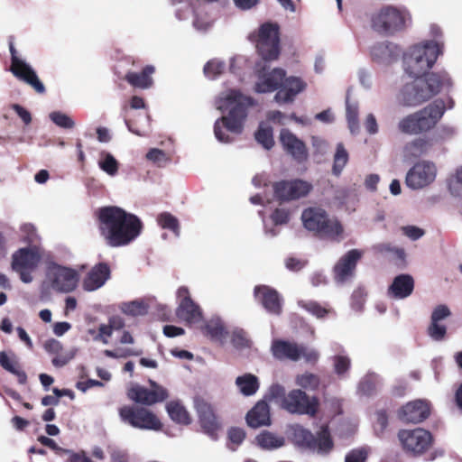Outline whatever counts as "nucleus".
<instances>
[{"label": "nucleus", "instance_id": "obj_64", "mask_svg": "<svg viewBox=\"0 0 462 462\" xmlns=\"http://www.w3.org/2000/svg\"><path fill=\"white\" fill-rule=\"evenodd\" d=\"M245 438V432L241 428H231L228 431V439L231 443L238 446Z\"/></svg>", "mask_w": 462, "mask_h": 462}, {"label": "nucleus", "instance_id": "obj_51", "mask_svg": "<svg viewBox=\"0 0 462 462\" xmlns=\"http://www.w3.org/2000/svg\"><path fill=\"white\" fill-rule=\"evenodd\" d=\"M225 68L226 64L223 61L213 59L204 66V73L207 78L215 79L224 71Z\"/></svg>", "mask_w": 462, "mask_h": 462}, {"label": "nucleus", "instance_id": "obj_15", "mask_svg": "<svg viewBox=\"0 0 462 462\" xmlns=\"http://www.w3.org/2000/svg\"><path fill=\"white\" fill-rule=\"evenodd\" d=\"M454 101L451 98L436 99L424 108L416 112L422 132L432 129L443 116L446 109H451Z\"/></svg>", "mask_w": 462, "mask_h": 462}, {"label": "nucleus", "instance_id": "obj_43", "mask_svg": "<svg viewBox=\"0 0 462 462\" xmlns=\"http://www.w3.org/2000/svg\"><path fill=\"white\" fill-rule=\"evenodd\" d=\"M439 316L435 314L430 315V322L427 328L428 336L434 341H442L445 339L447 334V326L445 324H437Z\"/></svg>", "mask_w": 462, "mask_h": 462}, {"label": "nucleus", "instance_id": "obj_27", "mask_svg": "<svg viewBox=\"0 0 462 462\" xmlns=\"http://www.w3.org/2000/svg\"><path fill=\"white\" fill-rule=\"evenodd\" d=\"M110 277V269L106 263L95 265L83 280V289L94 291L101 288Z\"/></svg>", "mask_w": 462, "mask_h": 462}, {"label": "nucleus", "instance_id": "obj_33", "mask_svg": "<svg viewBox=\"0 0 462 462\" xmlns=\"http://www.w3.org/2000/svg\"><path fill=\"white\" fill-rule=\"evenodd\" d=\"M236 385L244 396H252L258 391L260 387L259 379L252 374H245L237 376Z\"/></svg>", "mask_w": 462, "mask_h": 462}, {"label": "nucleus", "instance_id": "obj_17", "mask_svg": "<svg viewBox=\"0 0 462 462\" xmlns=\"http://www.w3.org/2000/svg\"><path fill=\"white\" fill-rule=\"evenodd\" d=\"M312 189L310 182L304 180H282L273 185L275 196L282 201L299 199Z\"/></svg>", "mask_w": 462, "mask_h": 462}, {"label": "nucleus", "instance_id": "obj_21", "mask_svg": "<svg viewBox=\"0 0 462 462\" xmlns=\"http://www.w3.org/2000/svg\"><path fill=\"white\" fill-rule=\"evenodd\" d=\"M195 406L203 431L212 439H217L221 424L212 406L203 400H197Z\"/></svg>", "mask_w": 462, "mask_h": 462}, {"label": "nucleus", "instance_id": "obj_16", "mask_svg": "<svg viewBox=\"0 0 462 462\" xmlns=\"http://www.w3.org/2000/svg\"><path fill=\"white\" fill-rule=\"evenodd\" d=\"M286 76L284 69L274 68L268 69L265 66L261 67V63L257 64L256 80L254 83V90L257 93H271L279 90L282 82Z\"/></svg>", "mask_w": 462, "mask_h": 462}, {"label": "nucleus", "instance_id": "obj_58", "mask_svg": "<svg viewBox=\"0 0 462 462\" xmlns=\"http://www.w3.org/2000/svg\"><path fill=\"white\" fill-rule=\"evenodd\" d=\"M77 351V348H71L64 353L60 352L58 355H55V356L51 360L52 365L56 367L64 366L75 357Z\"/></svg>", "mask_w": 462, "mask_h": 462}, {"label": "nucleus", "instance_id": "obj_53", "mask_svg": "<svg viewBox=\"0 0 462 462\" xmlns=\"http://www.w3.org/2000/svg\"><path fill=\"white\" fill-rule=\"evenodd\" d=\"M379 383L378 376L375 374H368L359 383V391L363 394H370L376 388Z\"/></svg>", "mask_w": 462, "mask_h": 462}, {"label": "nucleus", "instance_id": "obj_36", "mask_svg": "<svg viewBox=\"0 0 462 462\" xmlns=\"http://www.w3.org/2000/svg\"><path fill=\"white\" fill-rule=\"evenodd\" d=\"M0 365L6 371L14 374L18 378L21 384H24L27 381L26 374L20 369L19 364L15 356L10 357L5 352H0Z\"/></svg>", "mask_w": 462, "mask_h": 462}, {"label": "nucleus", "instance_id": "obj_18", "mask_svg": "<svg viewBox=\"0 0 462 462\" xmlns=\"http://www.w3.org/2000/svg\"><path fill=\"white\" fill-rule=\"evenodd\" d=\"M402 53V48L389 41L376 42L369 47L371 60L382 67H387L396 62Z\"/></svg>", "mask_w": 462, "mask_h": 462}, {"label": "nucleus", "instance_id": "obj_12", "mask_svg": "<svg viewBox=\"0 0 462 462\" xmlns=\"http://www.w3.org/2000/svg\"><path fill=\"white\" fill-rule=\"evenodd\" d=\"M437 172V166L434 162L420 161L408 171L405 183L411 189H424L435 181Z\"/></svg>", "mask_w": 462, "mask_h": 462}, {"label": "nucleus", "instance_id": "obj_60", "mask_svg": "<svg viewBox=\"0 0 462 462\" xmlns=\"http://www.w3.org/2000/svg\"><path fill=\"white\" fill-rule=\"evenodd\" d=\"M232 343L236 348H244L250 346V341L247 338L246 333L242 329H236L233 331Z\"/></svg>", "mask_w": 462, "mask_h": 462}, {"label": "nucleus", "instance_id": "obj_9", "mask_svg": "<svg viewBox=\"0 0 462 462\" xmlns=\"http://www.w3.org/2000/svg\"><path fill=\"white\" fill-rule=\"evenodd\" d=\"M272 352L280 360L298 361L304 359L307 363H316L319 352L313 348L283 340H275L272 345Z\"/></svg>", "mask_w": 462, "mask_h": 462}, {"label": "nucleus", "instance_id": "obj_59", "mask_svg": "<svg viewBox=\"0 0 462 462\" xmlns=\"http://www.w3.org/2000/svg\"><path fill=\"white\" fill-rule=\"evenodd\" d=\"M147 159L156 163L158 166H163L169 162L167 154L159 149H151L147 155Z\"/></svg>", "mask_w": 462, "mask_h": 462}, {"label": "nucleus", "instance_id": "obj_47", "mask_svg": "<svg viewBox=\"0 0 462 462\" xmlns=\"http://www.w3.org/2000/svg\"><path fill=\"white\" fill-rule=\"evenodd\" d=\"M295 383L304 390L314 391L318 389L319 385V378L314 374L304 373L296 376Z\"/></svg>", "mask_w": 462, "mask_h": 462}, {"label": "nucleus", "instance_id": "obj_45", "mask_svg": "<svg viewBox=\"0 0 462 462\" xmlns=\"http://www.w3.org/2000/svg\"><path fill=\"white\" fill-rule=\"evenodd\" d=\"M348 162V152L344 147L343 143L337 144L336 152L334 154V162L332 172L334 175L338 176Z\"/></svg>", "mask_w": 462, "mask_h": 462}, {"label": "nucleus", "instance_id": "obj_10", "mask_svg": "<svg viewBox=\"0 0 462 462\" xmlns=\"http://www.w3.org/2000/svg\"><path fill=\"white\" fill-rule=\"evenodd\" d=\"M119 414L124 422L130 424L134 428L160 430L162 426L159 418L146 408L124 406L120 409Z\"/></svg>", "mask_w": 462, "mask_h": 462}, {"label": "nucleus", "instance_id": "obj_50", "mask_svg": "<svg viewBox=\"0 0 462 462\" xmlns=\"http://www.w3.org/2000/svg\"><path fill=\"white\" fill-rule=\"evenodd\" d=\"M50 119L59 127L71 129L75 126V122L67 114L60 111H54L49 115Z\"/></svg>", "mask_w": 462, "mask_h": 462}, {"label": "nucleus", "instance_id": "obj_37", "mask_svg": "<svg viewBox=\"0 0 462 462\" xmlns=\"http://www.w3.org/2000/svg\"><path fill=\"white\" fill-rule=\"evenodd\" d=\"M97 164L104 172L111 177L116 176L118 172L119 163L107 151H101L98 153Z\"/></svg>", "mask_w": 462, "mask_h": 462}, {"label": "nucleus", "instance_id": "obj_39", "mask_svg": "<svg viewBox=\"0 0 462 462\" xmlns=\"http://www.w3.org/2000/svg\"><path fill=\"white\" fill-rule=\"evenodd\" d=\"M167 411L174 421L188 425L191 419L186 409L178 402H171L166 406Z\"/></svg>", "mask_w": 462, "mask_h": 462}, {"label": "nucleus", "instance_id": "obj_32", "mask_svg": "<svg viewBox=\"0 0 462 462\" xmlns=\"http://www.w3.org/2000/svg\"><path fill=\"white\" fill-rule=\"evenodd\" d=\"M255 442L261 448L272 450L284 446L285 439L283 436L274 432L263 430L256 436Z\"/></svg>", "mask_w": 462, "mask_h": 462}, {"label": "nucleus", "instance_id": "obj_62", "mask_svg": "<svg viewBox=\"0 0 462 462\" xmlns=\"http://www.w3.org/2000/svg\"><path fill=\"white\" fill-rule=\"evenodd\" d=\"M367 452L365 448L353 449L345 457V462H365Z\"/></svg>", "mask_w": 462, "mask_h": 462}, {"label": "nucleus", "instance_id": "obj_46", "mask_svg": "<svg viewBox=\"0 0 462 462\" xmlns=\"http://www.w3.org/2000/svg\"><path fill=\"white\" fill-rule=\"evenodd\" d=\"M299 305L318 319H321L326 315L334 312L332 308L328 306H321L319 303L316 301L300 300L299 301Z\"/></svg>", "mask_w": 462, "mask_h": 462}, {"label": "nucleus", "instance_id": "obj_6", "mask_svg": "<svg viewBox=\"0 0 462 462\" xmlns=\"http://www.w3.org/2000/svg\"><path fill=\"white\" fill-rule=\"evenodd\" d=\"M42 261V253L36 245L19 248L11 257V269L16 273L23 283L33 281L32 273L38 269Z\"/></svg>", "mask_w": 462, "mask_h": 462}, {"label": "nucleus", "instance_id": "obj_13", "mask_svg": "<svg viewBox=\"0 0 462 462\" xmlns=\"http://www.w3.org/2000/svg\"><path fill=\"white\" fill-rule=\"evenodd\" d=\"M11 67L10 71L14 77L31 86L37 93L45 92L43 83L39 79L35 70L23 59L18 56L14 45L10 43Z\"/></svg>", "mask_w": 462, "mask_h": 462}, {"label": "nucleus", "instance_id": "obj_34", "mask_svg": "<svg viewBox=\"0 0 462 462\" xmlns=\"http://www.w3.org/2000/svg\"><path fill=\"white\" fill-rule=\"evenodd\" d=\"M430 143L427 139L417 138L405 144L403 156L405 159H412L426 154L430 149Z\"/></svg>", "mask_w": 462, "mask_h": 462}, {"label": "nucleus", "instance_id": "obj_20", "mask_svg": "<svg viewBox=\"0 0 462 462\" xmlns=\"http://www.w3.org/2000/svg\"><path fill=\"white\" fill-rule=\"evenodd\" d=\"M179 306L176 314L180 319L189 324H196L201 320L202 312L200 308L191 300L189 290L180 287L177 291Z\"/></svg>", "mask_w": 462, "mask_h": 462}, {"label": "nucleus", "instance_id": "obj_11", "mask_svg": "<svg viewBox=\"0 0 462 462\" xmlns=\"http://www.w3.org/2000/svg\"><path fill=\"white\" fill-rule=\"evenodd\" d=\"M282 409L292 414L314 417L318 412L319 400L300 389H293L283 400Z\"/></svg>", "mask_w": 462, "mask_h": 462}, {"label": "nucleus", "instance_id": "obj_55", "mask_svg": "<svg viewBox=\"0 0 462 462\" xmlns=\"http://www.w3.org/2000/svg\"><path fill=\"white\" fill-rule=\"evenodd\" d=\"M113 330L108 324H101L98 327V331L96 332L92 329L88 331L89 334L93 336V339L95 341H100L103 344L106 345L109 342V338L113 335Z\"/></svg>", "mask_w": 462, "mask_h": 462}, {"label": "nucleus", "instance_id": "obj_19", "mask_svg": "<svg viewBox=\"0 0 462 462\" xmlns=\"http://www.w3.org/2000/svg\"><path fill=\"white\" fill-rule=\"evenodd\" d=\"M151 389H147L139 384H134L128 390V397L138 403L152 405L156 402H163L168 398V393L165 388L159 385L154 381H149Z\"/></svg>", "mask_w": 462, "mask_h": 462}, {"label": "nucleus", "instance_id": "obj_5", "mask_svg": "<svg viewBox=\"0 0 462 462\" xmlns=\"http://www.w3.org/2000/svg\"><path fill=\"white\" fill-rule=\"evenodd\" d=\"M301 220L306 229L318 233L321 236L340 239L343 226L336 218H328L326 212L319 208H310L301 214Z\"/></svg>", "mask_w": 462, "mask_h": 462}, {"label": "nucleus", "instance_id": "obj_29", "mask_svg": "<svg viewBox=\"0 0 462 462\" xmlns=\"http://www.w3.org/2000/svg\"><path fill=\"white\" fill-rule=\"evenodd\" d=\"M204 335L211 340L223 344L227 337V330L219 317L210 318L201 328Z\"/></svg>", "mask_w": 462, "mask_h": 462}, {"label": "nucleus", "instance_id": "obj_35", "mask_svg": "<svg viewBox=\"0 0 462 462\" xmlns=\"http://www.w3.org/2000/svg\"><path fill=\"white\" fill-rule=\"evenodd\" d=\"M154 72V67L146 66L141 73L131 72L126 75L127 81L134 87L148 88L152 84L151 75Z\"/></svg>", "mask_w": 462, "mask_h": 462}, {"label": "nucleus", "instance_id": "obj_22", "mask_svg": "<svg viewBox=\"0 0 462 462\" xmlns=\"http://www.w3.org/2000/svg\"><path fill=\"white\" fill-rule=\"evenodd\" d=\"M362 255V251L352 249L337 261L333 269L334 279L337 283L342 284L354 276L356 263Z\"/></svg>", "mask_w": 462, "mask_h": 462}, {"label": "nucleus", "instance_id": "obj_14", "mask_svg": "<svg viewBox=\"0 0 462 462\" xmlns=\"http://www.w3.org/2000/svg\"><path fill=\"white\" fill-rule=\"evenodd\" d=\"M398 439L402 448L414 456L424 453L432 443L430 432L421 428L402 430L398 433Z\"/></svg>", "mask_w": 462, "mask_h": 462}, {"label": "nucleus", "instance_id": "obj_26", "mask_svg": "<svg viewBox=\"0 0 462 462\" xmlns=\"http://www.w3.org/2000/svg\"><path fill=\"white\" fill-rule=\"evenodd\" d=\"M254 296L268 312L275 315L281 313L282 300L275 290L267 286H257L254 289Z\"/></svg>", "mask_w": 462, "mask_h": 462}, {"label": "nucleus", "instance_id": "obj_40", "mask_svg": "<svg viewBox=\"0 0 462 462\" xmlns=\"http://www.w3.org/2000/svg\"><path fill=\"white\" fill-rule=\"evenodd\" d=\"M119 309L125 315L136 317L145 315L148 311V305L143 300H135L121 303Z\"/></svg>", "mask_w": 462, "mask_h": 462}, {"label": "nucleus", "instance_id": "obj_3", "mask_svg": "<svg viewBox=\"0 0 462 462\" xmlns=\"http://www.w3.org/2000/svg\"><path fill=\"white\" fill-rule=\"evenodd\" d=\"M252 105L250 97L241 95L236 90H228L219 95L216 100L217 109L221 112L228 111L226 116L217 119L214 125L216 138L221 143H230V134H238L243 130V123L247 116V107Z\"/></svg>", "mask_w": 462, "mask_h": 462}, {"label": "nucleus", "instance_id": "obj_42", "mask_svg": "<svg viewBox=\"0 0 462 462\" xmlns=\"http://www.w3.org/2000/svg\"><path fill=\"white\" fill-rule=\"evenodd\" d=\"M358 110V104L351 103L347 98L346 102V117L348 129L352 134L359 133Z\"/></svg>", "mask_w": 462, "mask_h": 462}, {"label": "nucleus", "instance_id": "obj_63", "mask_svg": "<svg viewBox=\"0 0 462 462\" xmlns=\"http://www.w3.org/2000/svg\"><path fill=\"white\" fill-rule=\"evenodd\" d=\"M364 126L366 132L371 134H376L379 131V125L374 114H368L364 121Z\"/></svg>", "mask_w": 462, "mask_h": 462}, {"label": "nucleus", "instance_id": "obj_28", "mask_svg": "<svg viewBox=\"0 0 462 462\" xmlns=\"http://www.w3.org/2000/svg\"><path fill=\"white\" fill-rule=\"evenodd\" d=\"M246 422L251 428L268 426L271 423L270 410L263 401L258 402L246 415Z\"/></svg>", "mask_w": 462, "mask_h": 462}, {"label": "nucleus", "instance_id": "obj_44", "mask_svg": "<svg viewBox=\"0 0 462 462\" xmlns=\"http://www.w3.org/2000/svg\"><path fill=\"white\" fill-rule=\"evenodd\" d=\"M255 139L264 149H271L274 144L273 128L266 123H261L255 133Z\"/></svg>", "mask_w": 462, "mask_h": 462}, {"label": "nucleus", "instance_id": "obj_48", "mask_svg": "<svg viewBox=\"0 0 462 462\" xmlns=\"http://www.w3.org/2000/svg\"><path fill=\"white\" fill-rule=\"evenodd\" d=\"M448 189L453 197H462V167L458 168L448 180Z\"/></svg>", "mask_w": 462, "mask_h": 462}, {"label": "nucleus", "instance_id": "obj_54", "mask_svg": "<svg viewBox=\"0 0 462 462\" xmlns=\"http://www.w3.org/2000/svg\"><path fill=\"white\" fill-rule=\"evenodd\" d=\"M334 369L337 375L344 376L351 365L350 358L345 355H336L334 356Z\"/></svg>", "mask_w": 462, "mask_h": 462}, {"label": "nucleus", "instance_id": "obj_7", "mask_svg": "<svg viewBox=\"0 0 462 462\" xmlns=\"http://www.w3.org/2000/svg\"><path fill=\"white\" fill-rule=\"evenodd\" d=\"M79 273L69 267L51 263L47 267L44 285L57 292L73 291L79 282Z\"/></svg>", "mask_w": 462, "mask_h": 462}, {"label": "nucleus", "instance_id": "obj_38", "mask_svg": "<svg viewBox=\"0 0 462 462\" xmlns=\"http://www.w3.org/2000/svg\"><path fill=\"white\" fill-rule=\"evenodd\" d=\"M398 128L402 133L411 135L423 133L416 112L402 118L398 123Z\"/></svg>", "mask_w": 462, "mask_h": 462}, {"label": "nucleus", "instance_id": "obj_4", "mask_svg": "<svg viewBox=\"0 0 462 462\" xmlns=\"http://www.w3.org/2000/svg\"><path fill=\"white\" fill-rule=\"evenodd\" d=\"M411 22V16L405 9L384 6L373 14L371 26L378 33L393 36L403 31Z\"/></svg>", "mask_w": 462, "mask_h": 462}, {"label": "nucleus", "instance_id": "obj_56", "mask_svg": "<svg viewBox=\"0 0 462 462\" xmlns=\"http://www.w3.org/2000/svg\"><path fill=\"white\" fill-rule=\"evenodd\" d=\"M285 388L278 383L273 384L268 392V397L271 401L279 404L282 408L283 400L286 398Z\"/></svg>", "mask_w": 462, "mask_h": 462}, {"label": "nucleus", "instance_id": "obj_30", "mask_svg": "<svg viewBox=\"0 0 462 462\" xmlns=\"http://www.w3.org/2000/svg\"><path fill=\"white\" fill-rule=\"evenodd\" d=\"M413 287L414 282L411 276L401 274L393 280L388 293L395 299H404L411 294Z\"/></svg>", "mask_w": 462, "mask_h": 462}, {"label": "nucleus", "instance_id": "obj_25", "mask_svg": "<svg viewBox=\"0 0 462 462\" xmlns=\"http://www.w3.org/2000/svg\"><path fill=\"white\" fill-rule=\"evenodd\" d=\"M280 141L284 150L298 162L307 159V149L302 141L287 129H282L280 134Z\"/></svg>", "mask_w": 462, "mask_h": 462}, {"label": "nucleus", "instance_id": "obj_52", "mask_svg": "<svg viewBox=\"0 0 462 462\" xmlns=\"http://www.w3.org/2000/svg\"><path fill=\"white\" fill-rule=\"evenodd\" d=\"M157 221L162 228L170 229L179 236V223L175 217L170 213H162L158 217Z\"/></svg>", "mask_w": 462, "mask_h": 462}, {"label": "nucleus", "instance_id": "obj_31", "mask_svg": "<svg viewBox=\"0 0 462 462\" xmlns=\"http://www.w3.org/2000/svg\"><path fill=\"white\" fill-rule=\"evenodd\" d=\"M334 448V443L328 427H322L320 430L314 436L310 445V450L321 455L326 456L329 454Z\"/></svg>", "mask_w": 462, "mask_h": 462}, {"label": "nucleus", "instance_id": "obj_61", "mask_svg": "<svg viewBox=\"0 0 462 462\" xmlns=\"http://www.w3.org/2000/svg\"><path fill=\"white\" fill-rule=\"evenodd\" d=\"M388 425V418L383 411H378L375 413V420L374 422V430L377 435L382 434Z\"/></svg>", "mask_w": 462, "mask_h": 462}, {"label": "nucleus", "instance_id": "obj_1", "mask_svg": "<svg viewBox=\"0 0 462 462\" xmlns=\"http://www.w3.org/2000/svg\"><path fill=\"white\" fill-rule=\"evenodd\" d=\"M442 52L440 42L422 41L402 53L404 72L414 78L400 90L398 101L402 106H418L438 95L444 87L451 85L446 71L428 73Z\"/></svg>", "mask_w": 462, "mask_h": 462}, {"label": "nucleus", "instance_id": "obj_24", "mask_svg": "<svg viewBox=\"0 0 462 462\" xmlns=\"http://www.w3.org/2000/svg\"><path fill=\"white\" fill-rule=\"evenodd\" d=\"M430 415V404L426 401L416 400L404 405L398 413L399 418L411 423H420Z\"/></svg>", "mask_w": 462, "mask_h": 462}, {"label": "nucleus", "instance_id": "obj_41", "mask_svg": "<svg viewBox=\"0 0 462 462\" xmlns=\"http://www.w3.org/2000/svg\"><path fill=\"white\" fill-rule=\"evenodd\" d=\"M291 438L297 446L310 449L314 435L301 426L295 425L291 428Z\"/></svg>", "mask_w": 462, "mask_h": 462}, {"label": "nucleus", "instance_id": "obj_49", "mask_svg": "<svg viewBox=\"0 0 462 462\" xmlns=\"http://www.w3.org/2000/svg\"><path fill=\"white\" fill-rule=\"evenodd\" d=\"M103 353L107 357L120 359V358H126L129 356H140V355H142L143 351L129 348V347H116L114 350L106 349Z\"/></svg>", "mask_w": 462, "mask_h": 462}, {"label": "nucleus", "instance_id": "obj_57", "mask_svg": "<svg viewBox=\"0 0 462 462\" xmlns=\"http://www.w3.org/2000/svg\"><path fill=\"white\" fill-rule=\"evenodd\" d=\"M21 238L28 244L35 243L38 239L36 229L32 224H23L20 226Z\"/></svg>", "mask_w": 462, "mask_h": 462}, {"label": "nucleus", "instance_id": "obj_2", "mask_svg": "<svg viewBox=\"0 0 462 462\" xmlns=\"http://www.w3.org/2000/svg\"><path fill=\"white\" fill-rule=\"evenodd\" d=\"M99 231L112 247L129 245L142 232L143 223L138 217L118 207H105L98 211Z\"/></svg>", "mask_w": 462, "mask_h": 462}, {"label": "nucleus", "instance_id": "obj_23", "mask_svg": "<svg viewBox=\"0 0 462 462\" xmlns=\"http://www.w3.org/2000/svg\"><path fill=\"white\" fill-rule=\"evenodd\" d=\"M307 88V83L298 77L285 78L282 82L280 89L274 95V101L280 105L291 104L296 97L303 92Z\"/></svg>", "mask_w": 462, "mask_h": 462}, {"label": "nucleus", "instance_id": "obj_8", "mask_svg": "<svg viewBox=\"0 0 462 462\" xmlns=\"http://www.w3.org/2000/svg\"><path fill=\"white\" fill-rule=\"evenodd\" d=\"M255 45L264 60H276L280 53L279 27L271 23L262 24L256 35Z\"/></svg>", "mask_w": 462, "mask_h": 462}]
</instances>
